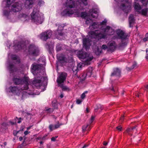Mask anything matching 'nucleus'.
<instances>
[{
  "label": "nucleus",
  "instance_id": "nucleus-1",
  "mask_svg": "<svg viewBox=\"0 0 148 148\" xmlns=\"http://www.w3.org/2000/svg\"><path fill=\"white\" fill-rule=\"evenodd\" d=\"M104 32L106 34H102L99 32L98 30L95 31H90L89 32V35L90 37L94 38H97L101 39L102 38H106L107 35H112L114 34V31L113 29L109 26H107L106 28L103 29Z\"/></svg>",
  "mask_w": 148,
  "mask_h": 148
},
{
  "label": "nucleus",
  "instance_id": "nucleus-2",
  "mask_svg": "<svg viewBox=\"0 0 148 148\" xmlns=\"http://www.w3.org/2000/svg\"><path fill=\"white\" fill-rule=\"evenodd\" d=\"M116 34L114 36L112 39L114 40L119 39L121 40V42L119 44L121 47L126 46L130 35L127 33L125 32L123 30L119 29L116 31Z\"/></svg>",
  "mask_w": 148,
  "mask_h": 148
},
{
  "label": "nucleus",
  "instance_id": "nucleus-3",
  "mask_svg": "<svg viewBox=\"0 0 148 148\" xmlns=\"http://www.w3.org/2000/svg\"><path fill=\"white\" fill-rule=\"evenodd\" d=\"M12 80L14 84L21 85L22 90H26L28 89L29 79L28 77L24 76L21 77H20L14 76Z\"/></svg>",
  "mask_w": 148,
  "mask_h": 148
},
{
  "label": "nucleus",
  "instance_id": "nucleus-4",
  "mask_svg": "<svg viewBox=\"0 0 148 148\" xmlns=\"http://www.w3.org/2000/svg\"><path fill=\"white\" fill-rule=\"evenodd\" d=\"M75 6V0H67L65 3V7L66 8L61 12V15L63 16H69L73 14L75 12L74 10L71 9L74 8Z\"/></svg>",
  "mask_w": 148,
  "mask_h": 148
},
{
  "label": "nucleus",
  "instance_id": "nucleus-5",
  "mask_svg": "<svg viewBox=\"0 0 148 148\" xmlns=\"http://www.w3.org/2000/svg\"><path fill=\"white\" fill-rule=\"evenodd\" d=\"M31 16L32 21L36 24L39 25L42 23L43 18L39 14V12L36 8L34 9L33 12L31 13Z\"/></svg>",
  "mask_w": 148,
  "mask_h": 148
},
{
  "label": "nucleus",
  "instance_id": "nucleus-6",
  "mask_svg": "<svg viewBox=\"0 0 148 148\" xmlns=\"http://www.w3.org/2000/svg\"><path fill=\"white\" fill-rule=\"evenodd\" d=\"M40 52L38 47L34 44H30L28 47L27 55L37 57L39 55Z\"/></svg>",
  "mask_w": 148,
  "mask_h": 148
},
{
  "label": "nucleus",
  "instance_id": "nucleus-7",
  "mask_svg": "<svg viewBox=\"0 0 148 148\" xmlns=\"http://www.w3.org/2000/svg\"><path fill=\"white\" fill-rule=\"evenodd\" d=\"M47 82V78L45 77L40 76L35 77L34 80L32 82V86L36 87L38 88L41 86V82L42 80Z\"/></svg>",
  "mask_w": 148,
  "mask_h": 148
},
{
  "label": "nucleus",
  "instance_id": "nucleus-8",
  "mask_svg": "<svg viewBox=\"0 0 148 148\" xmlns=\"http://www.w3.org/2000/svg\"><path fill=\"white\" fill-rule=\"evenodd\" d=\"M66 73H62L60 75L57 80L58 86L62 88V90H65L67 89V87L64 86L62 84L66 80Z\"/></svg>",
  "mask_w": 148,
  "mask_h": 148
},
{
  "label": "nucleus",
  "instance_id": "nucleus-9",
  "mask_svg": "<svg viewBox=\"0 0 148 148\" xmlns=\"http://www.w3.org/2000/svg\"><path fill=\"white\" fill-rule=\"evenodd\" d=\"M52 35V31L51 30H47L42 33L40 34V38L43 40L46 41L51 37Z\"/></svg>",
  "mask_w": 148,
  "mask_h": 148
},
{
  "label": "nucleus",
  "instance_id": "nucleus-10",
  "mask_svg": "<svg viewBox=\"0 0 148 148\" xmlns=\"http://www.w3.org/2000/svg\"><path fill=\"white\" fill-rule=\"evenodd\" d=\"M22 5L21 3L16 2L13 4L11 7V12H16L21 10L22 9Z\"/></svg>",
  "mask_w": 148,
  "mask_h": 148
},
{
  "label": "nucleus",
  "instance_id": "nucleus-11",
  "mask_svg": "<svg viewBox=\"0 0 148 148\" xmlns=\"http://www.w3.org/2000/svg\"><path fill=\"white\" fill-rule=\"evenodd\" d=\"M119 8L124 12L127 14L129 12L131 9V5L129 3L126 4L122 3L120 5Z\"/></svg>",
  "mask_w": 148,
  "mask_h": 148
},
{
  "label": "nucleus",
  "instance_id": "nucleus-12",
  "mask_svg": "<svg viewBox=\"0 0 148 148\" xmlns=\"http://www.w3.org/2000/svg\"><path fill=\"white\" fill-rule=\"evenodd\" d=\"M41 66L40 64L34 63L31 66V71L33 74L36 73V71L41 69Z\"/></svg>",
  "mask_w": 148,
  "mask_h": 148
},
{
  "label": "nucleus",
  "instance_id": "nucleus-13",
  "mask_svg": "<svg viewBox=\"0 0 148 148\" xmlns=\"http://www.w3.org/2000/svg\"><path fill=\"white\" fill-rule=\"evenodd\" d=\"M9 89L10 90V92L13 93H15L17 94L19 92H20L22 90L21 88L19 87L18 86H11L9 88Z\"/></svg>",
  "mask_w": 148,
  "mask_h": 148
},
{
  "label": "nucleus",
  "instance_id": "nucleus-14",
  "mask_svg": "<svg viewBox=\"0 0 148 148\" xmlns=\"http://www.w3.org/2000/svg\"><path fill=\"white\" fill-rule=\"evenodd\" d=\"M90 42V40L88 38H85L83 39V47L86 50L89 49Z\"/></svg>",
  "mask_w": 148,
  "mask_h": 148
},
{
  "label": "nucleus",
  "instance_id": "nucleus-15",
  "mask_svg": "<svg viewBox=\"0 0 148 148\" xmlns=\"http://www.w3.org/2000/svg\"><path fill=\"white\" fill-rule=\"evenodd\" d=\"M63 125L62 123H59L58 121L56 122V123L54 125L50 124L49 126V128L50 132H52L53 130L59 128L60 126Z\"/></svg>",
  "mask_w": 148,
  "mask_h": 148
},
{
  "label": "nucleus",
  "instance_id": "nucleus-16",
  "mask_svg": "<svg viewBox=\"0 0 148 148\" xmlns=\"http://www.w3.org/2000/svg\"><path fill=\"white\" fill-rule=\"evenodd\" d=\"M26 47L25 42L23 41H21L18 42L16 48L17 50H19L25 48Z\"/></svg>",
  "mask_w": 148,
  "mask_h": 148
},
{
  "label": "nucleus",
  "instance_id": "nucleus-17",
  "mask_svg": "<svg viewBox=\"0 0 148 148\" xmlns=\"http://www.w3.org/2000/svg\"><path fill=\"white\" fill-rule=\"evenodd\" d=\"M58 58L59 62L60 63L67 62L69 61V59L64 55H60Z\"/></svg>",
  "mask_w": 148,
  "mask_h": 148
},
{
  "label": "nucleus",
  "instance_id": "nucleus-18",
  "mask_svg": "<svg viewBox=\"0 0 148 148\" xmlns=\"http://www.w3.org/2000/svg\"><path fill=\"white\" fill-rule=\"evenodd\" d=\"M8 68L10 73H13L14 72H16L18 70L17 67L12 63L9 64Z\"/></svg>",
  "mask_w": 148,
  "mask_h": 148
},
{
  "label": "nucleus",
  "instance_id": "nucleus-19",
  "mask_svg": "<svg viewBox=\"0 0 148 148\" xmlns=\"http://www.w3.org/2000/svg\"><path fill=\"white\" fill-rule=\"evenodd\" d=\"M77 55L79 58L82 59H85L88 56V54L86 52L82 51H79L78 52Z\"/></svg>",
  "mask_w": 148,
  "mask_h": 148
},
{
  "label": "nucleus",
  "instance_id": "nucleus-20",
  "mask_svg": "<svg viewBox=\"0 0 148 148\" xmlns=\"http://www.w3.org/2000/svg\"><path fill=\"white\" fill-rule=\"evenodd\" d=\"M117 45L114 41H113L109 43V47L108 50L114 51Z\"/></svg>",
  "mask_w": 148,
  "mask_h": 148
},
{
  "label": "nucleus",
  "instance_id": "nucleus-21",
  "mask_svg": "<svg viewBox=\"0 0 148 148\" xmlns=\"http://www.w3.org/2000/svg\"><path fill=\"white\" fill-rule=\"evenodd\" d=\"M33 4L32 0H26L25 3V6L27 9L32 8Z\"/></svg>",
  "mask_w": 148,
  "mask_h": 148
},
{
  "label": "nucleus",
  "instance_id": "nucleus-22",
  "mask_svg": "<svg viewBox=\"0 0 148 148\" xmlns=\"http://www.w3.org/2000/svg\"><path fill=\"white\" fill-rule=\"evenodd\" d=\"M45 47L47 49L50 54H52L53 51V47L52 44H50L49 42L47 43L45 45Z\"/></svg>",
  "mask_w": 148,
  "mask_h": 148
},
{
  "label": "nucleus",
  "instance_id": "nucleus-23",
  "mask_svg": "<svg viewBox=\"0 0 148 148\" xmlns=\"http://www.w3.org/2000/svg\"><path fill=\"white\" fill-rule=\"evenodd\" d=\"M121 71L120 70L117 68H116L114 69L113 72H112L111 75V76H116L120 77L121 75Z\"/></svg>",
  "mask_w": 148,
  "mask_h": 148
},
{
  "label": "nucleus",
  "instance_id": "nucleus-24",
  "mask_svg": "<svg viewBox=\"0 0 148 148\" xmlns=\"http://www.w3.org/2000/svg\"><path fill=\"white\" fill-rule=\"evenodd\" d=\"M129 21L130 27H132L135 23V19L133 14H131L129 17Z\"/></svg>",
  "mask_w": 148,
  "mask_h": 148
},
{
  "label": "nucleus",
  "instance_id": "nucleus-25",
  "mask_svg": "<svg viewBox=\"0 0 148 148\" xmlns=\"http://www.w3.org/2000/svg\"><path fill=\"white\" fill-rule=\"evenodd\" d=\"M93 69L92 67H89L84 72L87 77H90L92 75Z\"/></svg>",
  "mask_w": 148,
  "mask_h": 148
},
{
  "label": "nucleus",
  "instance_id": "nucleus-26",
  "mask_svg": "<svg viewBox=\"0 0 148 148\" xmlns=\"http://www.w3.org/2000/svg\"><path fill=\"white\" fill-rule=\"evenodd\" d=\"M99 25V23L98 22H94L92 24L90 25L89 27L90 29H94L97 28Z\"/></svg>",
  "mask_w": 148,
  "mask_h": 148
},
{
  "label": "nucleus",
  "instance_id": "nucleus-27",
  "mask_svg": "<svg viewBox=\"0 0 148 148\" xmlns=\"http://www.w3.org/2000/svg\"><path fill=\"white\" fill-rule=\"evenodd\" d=\"M134 8L136 11L139 12V13H140V12H139V10H140L141 8L139 4L138 3H136V2L134 3Z\"/></svg>",
  "mask_w": 148,
  "mask_h": 148
},
{
  "label": "nucleus",
  "instance_id": "nucleus-28",
  "mask_svg": "<svg viewBox=\"0 0 148 148\" xmlns=\"http://www.w3.org/2000/svg\"><path fill=\"white\" fill-rule=\"evenodd\" d=\"M136 127L134 126L132 128H128L126 130V132L128 133V134L132 136V134L131 133L132 132L133 130H135L136 132L137 131V129L136 128Z\"/></svg>",
  "mask_w": 148,
  "mask_h": 148
},
{
  "label": "nucleus",
  "instance_id": "nucleus-29",
  "mask_svg": "<svg viewBox=\"0 0 148 148\" xmlns=\"http://www.w3.org/2000/svg\"><path fill=\"white\" fill-rule=\"evenodd\" d=\"M90 14L91 16L93 18H95V16L93 15V13H94L95 14H97L98 13V12L97 10L96 9L93 8L91 10H90L89 11Z\"/></svg>",
  "mask_w": 148,
  "mask_h": 148
},
{
  "label": "nucleus",
  "instance_id": "nucleus-30",
  "mask_svg": "<svg viewBox=\"0 0 148 148\" xmlns=\"http://www.w3.org/2000/svg\"><path fill=\"white\" fill-rule=\"evenodd\" d=\"M63 27L62 26H59L58 29V35L60 36H62L63 35V33L62 32V31L63 30Z\"/></svg>",
  "mask_w": 148,
  "mask_h": 148
},
{
  "label": "nucleus",
  "instance_id": "nucleus-31",
  "mask_svg": "<svg viewBox=\"0 0 148 148\" xmlns=\"http://www.w3.org/2000/svg\"><path fill=\"white\" fill-rule=\"evenodd\" d=\"M79 77L80 78V82L84 81L86 79V78L87 77L84 72L80 75Z\"/></svg>",
  "mask_w": 148,
  "mask_h": 148
},
{
  "label": "nucleus",
  "instance_id": "nucleus-32",
  "mask_svg": "<svg viewBox=\"0 0 148 148\" xmlns=\"http://www.w3.org/2000/svg\"><path fill=\"white\" fill-rule=\"evenodd\" d=\"M148 12V8H145L142 9L141 10V14L144 16H146L147 15V12Z\"/></svg>",
  "mask_w": 148,
  "mask_h": 148
},
{
  "label": "nucleus",
  "instance_id": "nucleus-33",
  "mask_svg": "<svg viewBox=\"0 0 148 148\" xmlns=\"http://www.w3.org/2000/svg\"><path fill=\"white\" fill-rule=\"evenodd\" d=\"M10 12H11V10L9 11L6 10H4L3 12L4 15L8 17L9 15Z\"/></svg>",
  "mask_w": 148,
  "mask_h": 148
},
{
  "label": "nucleus",
  "instance_id": "nucleus-34",
  "mask_svg": "<svg viewBox=\"0 0 148 148\" xmlns=\"http://www.w3.org/2000/svg\"><path fill=\"white\" fill-rule=\"evenodd\" d=\"M72 70L73 71V74L78 77V75H77L78 70L77 67V66L73 67L72 69Z\"/></svg>",
  "mask_w": 148,
  "mask_h": 148
},
{
  "label": "nucleus",
  "instance_id": "nucleus-35",
  "mask_svg": "<svg viewBox=\"0 0 148 148\" xmlns=\"http://www.w3.org/2000/svg\"><path fill=\"white\" fill-rule=\"evenodd\" d=\"M88 124L84 125L82 127L83 130L84 131H85L86 130H90V127H88Z\"/></svg>",
  "mask_w": 148,
  "mask_h": 148
},
{
  "label": "nucleus",
  "instance_id": "nucleus-36",
  "mask_svg": "<svg viewBox=\"0 0 148 148\" xmlns=\"http://www.w3.org/2000/svg\"><path fill=\"white\" fill-rule=\"evenodd\" d=\"M15 0H7L6 6L9 7L12 3Z\"/></svg>",
  "mask_w": 148,
  "mask_h": 148
},
{
  "label": "nucleus",
  "instance_id": "nucleus-37",
  "mask_svg": "<svg viewBox=\"0 0 148 148\" xmlns=\"http://www.w3.org/2000/svg\"><path fill=\"white\" fill-rule=\"evenodd\" d=\"M93 57L92 56L91 57H89L88 55L87 57L85 58V62H86L88 63V62H89L91 61L93 59Z\"/></svg>",
  "mask_w": 148,
  "mask_h": 148
},
{
  "label": "nucleus",
  "instance_id": "nucleus-38",
  "mask_svg": "<svg viewBox=\"0 0 148 148\" xmlns=\"http://www.w3.org/2000/svg\"><path fill=\"white\" fill-rule=\"evenodd\" d=\"M87 14L86 12H82L81 14V17L82 18H85L86 17Z\"/></svg>",
  "mask_w": 148,
  "mask_h": 148
},
{
  "label": "nucleus",
  "instance_id": "nucleus-39",
  "mask_svg": "<svg viewBox=\"0 0 148 148\" xmlns=\"http://www.w3.org/2000/svg\"><path fill=\"white\" fill-rule=\"evenodd\" d=\"M45 109L46 111H48V112L49 113H52L54 110V109L52 108H47L46 107Z\"/></svg>",
  "mask_w": 148,
  "mask_h": 148
},
{
  "label": "nucleus",
  "instance_id": "nucleus-40",
  "mask_svg": "<svg viewBox=\"0 0 148 148\" xmlns=\"http://www.w3.org/2000/svg\"><path fill=\"white\" fill-rule=\"evenodd\" d=\"M137 66V64L136 62H134L132 66L130 68H128L130 70H131L133 69H134V68L136 67Z\"/></svg>",
  "mask_w": 148,
  "mask_h": 148
},
{
  "label": "nucleus",
  "instance_id": "nucleus-41",
  "mask_svg": "<svg viewBox=\"0 0 148 148\" xmlns=\"http://www.w3.org/2000/svg\"><path fill=\"white\" fill-rule=\"evenodd\" d=\"M87 93H88V91H86L84 92L81 95V98L82 99H84L86 97L85 94H87Z\"/></svg>",
  "mask_w": 148,
  "mask_h": 148
},
{
  "label": "nucleus",
  "instance_id": "nucleus-42",
  "mask_svg": "<svg viewBox=\"0 0 148 148\" xmlns=\"http://www.w3.org/2000/svg\"><path fill=\"white\" fill-rule=\"evenodd\" d=\"M99 106H98L95 109V112H97L98 110H101L103 108L100 105H99Z\"/></svg>",
  "mask_w": 148,
  "mask_h": 148
},
{
  "label": "nucleus",
  "instance_id": "nucleus-43",
  "mask_svg": "<svg viewBox=\"0 0 148 148\" xmlns=\"http://www.w3.org/2000/svg\"><path fill=\"white\" fill-rule=\"evenodd\" d=\"M82 2L85 6H86L88 5L87 0H81Z\"/></svg>",
  "mask_w": 148,
  "mask_h": 148
},
{
  "label": "nucleus",
  "instance_id": "nucleus-44",
  "mask_svg": "<svg viewBox=\"0 0 148 148\" xmlns=\"http://www.w3.org/2000/svg\"><path fill=\"white\" fill-rule=\"evenodd\" d=\"M11 59L13 60H17V56L15 55H12L11 56Z\"/></svg>",
  "mask_w": 148,
  "mask_h": 148
},
{
  "label": "nucleus",
  "instance_id": "nucleus-45",
  "mask_svg": "<svg viewBox=\"0 0 148 148\" xmlns=\"http://www.w3.org/2000/svg\"><path fill=\"white\" fill-rule=\"evenodd\" d=\"M108 47L106 45H103L102 46L101 48L102 49L105 50L107 49H108Z\"/></svg>",
  "mask_w": 148,
  "mask_h": 148
},
{
  "label": "nucleus",
  "instance_id": "nucleus-46",
  "mask_svg": "<svg viewBox=\"0 0 148 148\" xmlns=\"http://www.w3.org/2000/svg\"><path fill=\"white\" fill-rule=\"evenodd\" d=\"M61 49H62V47L60 45L57 46L56 47V50L57 51H60V50H61Z\"/></svg>",
  "mask_w": 148,
  "mask_h": 148
},
{
  "label": "nucleus",
  "instance_id": "nucleus-47",
  "mask_svg": "<svg viewBox=\"0 0 148 148\" xmlns=\"http://www.w3.org/2000/svg\"><path fill=\"white\" fill-rule=\"evenodd\" d=\"M145 1V0H142V2L144 6H146L148 4V1L146 2H144Z\"/></svg>",
  "mask_w": 148,
  "mask_h": 148
},
{
  "label": "nucleus",
  "instance_id": "nucleus-48",
  "mask_svg": "<svg viewBox=\"0 0 148 148\" xmlns=\"http://www.w3.org/2000/svg\"><path fill=\"white\" fill-rule=\"evenodd\" d=\"M106 23L107 21L104 20L103 21L101 22L99 24V25H106Z\"/></svg>",
  "mask_w": 148,
  "mask_h": 148
},
{
  "label": "nucleus",
  "instance_id": "nucleus-49",
  "mask_svg": "<svg viewBox=\"0 0 148 148\" xmlns=\"http://www.w3.org/2000/svg\"><path fill=\"white\" fill-rule=\"evenodd\" d=\"M124 116H121V118L120 119V123H122L124 120Z\"/></svg>",
  "mask_w": 148,
  "mask_h": 148
},
{
  "label": "nucleus",
  "instance_id": "nucleus-50",
  "mask_svg": "<svg viewBox=\"0 0 148 148\" xmlns=\"http://www.w3.org/2000/svg\"><path fill=\"white\" fill-rule=\"evenodd\" d=\"M90 21H91V19L90 18L89 19H87L86 21V23L87 24H89L90 23Z\"/></svg>",
  "mask_w": 148,
  "mask_h": 148
},
{
  "label": "nucleus",
  "instance_id": "nucleus-51",
  "mask_svg": "<svg viewBox=\"0 0 148 148\" xmlns=\"http://www.w3.org/2000/svg\"><path fill=\"white\" fill-rule=\"evenodd\" d=\"M19 131H17L16 130H14L13 131V134L14 136H16L17 134L18 133Z\"/></svg>",
  "mask_w": 148,
  "mask_h": 148
},
{
  "label": "nucleus",
  "instance_id": "nucleus-52",
  "mask_svg": "<svg viewBox=\"0 0 148 148\" xmlns=\"http://www.w3.org/2000/svg\"><path fill=\"white\" fill-rule=\"evenodd\" d=\"M16 118L18 120V121L17 122V123H19L21 122V120H23V119H22L20 117L19 118H17V117H16Z\"/></svg>",
  "mask_w": 148,
  "mask_h": 148
},
{
  "label": "nucleus",
  "instance_id": "nucleus-53",
  "mask_svg": "<svg viewBox=\"0 0 148 148\" xmlns=\"http://www.w3.org/2000/svg\"><path fill=\"white\" fill-rule=\"evenodd\" d=\"M82 100H80L79 99H77L76 100V103L77 104H80L82 102Z\"/></svg>",
  "mask_w": 148,
  "mask_h": 148
},
{
  "label": "nucleus",
  "instance_id": "nucleus-54",
  "mask_svg": "<svg viewBox=\"0 0 148 148\" xmlns=\"http://www.w3.org/2000/svg\"><path fill=\"white\" fill-rule=\"evenodd\" d=\"M58 137L57 136L55 137H53L51 138V140L53 141H55L56 140V139Z\"/></svg>",
  "mask_w": 148,
  "mask_h": 148
},
{
  "label": "nucleus",
  "instance_id": "nucleus-55",
  "mask_svg": "<svg viewBox=\"0 0 148 148\" xmlns=\"http://www.w3.org/2000/svg\"><path fill=\"white\" fill-rule=\"evenodd\" d=\"M95 119V117L92 116L90 119V124Z\"/></svg>",
  "mask_w": 148,
  "mask_h": 148
},
{
  "label": "nucleus",
  "instance_id": "nucleus-56",
  "mask_svg": "<svg viewBox=\"0 0 148 148\" xmlns=\"http://www.w3.org/2000/svg\"><path fill=\"white\" fill-rule=\"evenodd\" d=\"M116 129H117V130H118L119 131H121V130L122 127L120 126H119L117 127H116Z\"/></svg>",
  "mask_w": 148,
  "mask_h": 148
},
{
  "label": "nucleus",
  "instance_id": "nucleus-57",
  "mask_svg": "<svg viewBox=\"0 0 148 148\" xmlns=\"http://www.w3.org/2000/svg\"><path fill=\"white\" fill-rule=\"evenodd\" d=\"M146 56L145 57V58L147 59L148 60V49H147L146 50Z\"/></svg>",
  "mask_w": 148,
  "mask_h": 148
},
{
  "label": "nucleus",
  "instance_id": "nucleus-58",
  "mask_svg": "<svg viewBox=\"0 0 148 148\" xmlns=\"http://www.w3.org/2000/svg\"><path fill=\"white\" fill-rule=\"evenodd\" d=\"M29 133H30V132H28L27 131H25L24 132V134H25V135H27Z\"/></svg>",
  "mask_w": 148,
  "mask_h": 148
},
{
  "label": "nucleus",
  "instance_id": "nucleus-59",
  "mask_svg": "<svg viewBox=\"0 0 148 148\" xmlns=\"http://www.w3.org/2000/svg\"><path fill=\"white\" fill-rule=\"evenodd\" d=\"M43 2V1L42 0H39L38 3V4L40 5Z\"/></svg>",
  "mask_w": 148,
  "mask_h": 148
},
{
  "label": "nucleus",
  "instance_id": "nucleus-60",
  "mask_svg": "<svg viewBox=\"0 0 148 148\" xmlns=\"http://www.w3.org/2000/svg\"><path fill=\"white\" fill-rule=\"evenodd\" d=\"M147 39L148 38L147 37H145V38H144L143 39V40L144 42H146L147 40Z\"/></svg>",
  "mask_w": 148,
  "mask_h": 148
},
{
  "label": "nucleus",
  "instance_id": "nucleus-61",
  "mask_svg": "<svg viewBox=\"0 0 148 148\" xmlns=\"http://www.w3.org/2000/svg\"><path fill=\"white\" fill-rule=\"evenodd\" d=\"M19 140L20 141L22 140H23V137L22 136L20 137L19 138Z\"/></svg>",
  "mask_w": 148,
  "mask_h": 148
},
{
  "label": "nucleus",
  "instance_id": "nucleus-62",
  "mask_svg": "<svg viewBox=\"0 0 148 148\" xmlns=\"http://www.w3.org/2000/svg\"><path fill=\"white\" fill-rule=\"evenodd\" d=\"M88 145L85 144L82 148H85L86 147H88Z\"/></svg>",
  "mask_w": 148,
  "mask_h": 148
},
{
  "label": "nucleus",
  "instance_id": "nucleus-63",
  "mask_svg": "<svg viewBox=\"0 0 148 148\" xmlns=\"http://www.w3.org/2000/svg\"><path fill=\"white\" fill-rule=\"evenodd\" d=\"M108 144V143L106 142H104L103 143V145H106Z\"/></svg>",
  "mask_w": 148,
  "mask_h": 148
},
{
  "label": "nucleus",
  "instance_id": "nucleus-64",
  "mask_svg": "<svg viewBox=\"0 0 148 148\" xmlns=\"http://www.w3.org/2000/svg\"><path fill=\"white\" fill-rule=\"evenodd\" d=\"M145 87V88L147 90V91L148 92V85H146Z\"/></svg>",
  "mask_w": 148,
  "mask_h": 148
}]
</instances>
